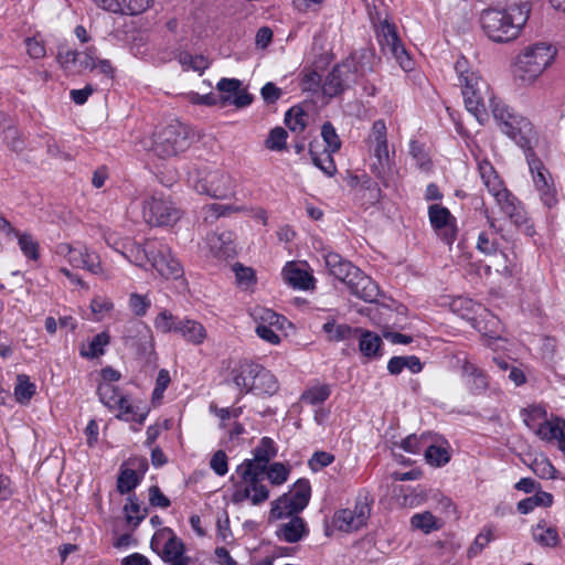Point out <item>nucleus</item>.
I'll list each match as a JSON object with an SVG mask.
<instances>
[{
  "label": "nucleus",
  "mask_w": 565,
  "mask_h": 565,
  "mask_svg": "<svg viewBox=\"0 0 565 565\" xmlns=\"http://www.w3.org/2000/svg\"><path fill=\"white\" fill-rule=\"evenodd\" d=\"M459 84L462 88L463 102L467 110L471 113L480 124L488 118L486 99L493 118L498 121L503 134L510 137L516 145L524 148L529 143V135L532 132L531 122L524 117L512 113L507 105L494 97L489 85L476 72L469 70L468 60L459 57L455 64Z\"/></svg>",
  "instance_id": "obj_1"
},
{
  "label": "nucleus",
  "mask_w": 565,
  "mask_h": 565,
  "mask_svg": "<svg viewBox=\"0 0 565 565\" xmlns=\"http://www.w3.org/2000/svg\"><path fill=\"white\" fill-rule=\"evenodd\" d=\"M276 455L277 448L274 440L263 437L253 450V458L245 459L236 468L241 481L234 484L232 494L234 503L250 500L252 504L258 505L269 498V490L264 483V479L267 466Z\"/></svg>",
  "instance_id": "obj_2"
},
{
  "label": "nucleus",
  "mask_w": 565,
  "mask_h": 565,
  "mask_svg": "<svg viewBox=\"0 0 565 565\" xmlns=\"http://www.w3.org/2000/svg\"><path fill=\"white\" fill-rule=\"evenodd\" d=\"M526 3L511 6L509 9H487L482 11L480 23L487 36L493 42L507 43L520 34L529 19Z\"/></svg>",
  "instance_id": "obj_3"
},
{
  "label": "nucleus",
  "mask_w": 565,
  "mask_h": 565,
  "mask_svg": "<svg viewBox=\"0 0 565 565\" xmlns=\"http://www.w3.org/2000/svg\"><path fill=\"white\" fill-rule=\"evenodd\" d=\"M324 259L330 274L344 282L353 295L367 302L376 300L377 285L360 268L337 253L327 254Z\"/></svg>",
  "instance_id": "obj_4"
},
{
  "label": "nucleus",
  "mask_w": 565,
  "mask_h": 565,
  "mask_svg": "<svg viewBox=\"0 0 565 565\" xmlns=\"http://www.w3.org/2000/svg\"><path fill=\"white\" fill-rule=\"evenodd\" d=\"M556 50L546 42L525 46L516 56L514 76L522 85H531L554 62Z\"/></svg>",
  "instance_id": "obj_5"
},
{
  "label": "nucleus",
  "mask_w": 565,
  "mask_h": 565,
  "mask_svg": "<svg viewBox=\"0 0 565 565\" xmlns=\"http://www.w3.org/2000/svg\"><path fill=\"white\" fill-rule=\"evenodd\" d=\"M242 81L237 78H221L216 84V89L221 93L216 95L214 93L200 95L198 93H190L189 100L194 105L205 106H220L224 108L230 105H234L236 108H245L249 106L254 96L247 92L246 88L242 87Z\"/></svg>",
  "instance_id": "obj_6"
},
{
  "label": "nucleus",
  "mask_w": 565,
  "mask_h": 565,
  "mask_svg": "<svg viewBox=\"0 0 565 565\" xmlns=\"http://www.w3.org/2000/svg\"><path fill=\"white\" fill-rule=\"evenodd\" d=\"M367 143L372 152L371 172L382 181L384 186H388L393 169L387 146V129L384 120L379 119L373 122Z\"/></svg>",
  "instance_id": "obj_7"
},
{
  "label": "nucleus",
  "mask_w": 565,
  "mask_h": 565,
  "mask_svg": "<svg viewBox=\"0 0 565 565\" xmlns=\"http://www.w3.org/2000/svg\"><path fill=\"white\" fill-rule=\"evenodd\" d=\"M154 327L161 332H175L193 344H201L206 338L205 328L198 321L180 319L163 310L154 319Z\"/></svg>",
  "instance_id": "obj_8"
},
{
  "label": "nucleus",
  "mask_w": 565,
  "mask_h": 565,
  "mask_svg": "<svg viewBox=\"0 0 565 565\" xmlns=\"http://www.w3.org/2000/svg\"><path fill=\"white\" fill-rule=\"evenodd\" d=\"M190 147L186 128L180 122L167 125L154 136L153 151L160 158H169Z\"/></svg>",
  "instance_id": "obj_9"
},
{
  "label": "nucleus",
  "mask_w": 565,
  "mask_h": 565,
  "mask_svg": "<svg viewBox=\"0 0 565 565\" xmlns=\"http://www.w3.org/2000/svg\"><path fill=\"white\" fill-rule=\"evenodd\" d=\"M526 160L541 201L547 207L554 206L557 203V192L550 171L531 149L526 152Z\"/></svg>",
  "instance_id": "obj_10"
},
{
  "label": "nucleus",
  "mask_w": 565,
  "mask_h": 565,
  "mask_svg": "<svg viewBox=\"0 0 565 565\" xmlns=\"http://www.w3.org/2000/svg\"><path fill=\"white\" fill-rule=\"evenodd\" d=\"M377 36L384 53H390L404 72L413 70L414 62L402 44L395 24L390 23L387 20L383 21Z\"/></svg>",
  "instance_id": "obj_11"
},
{
  "label": "nucleus",
  "mask_w": 565,
  "mask_h": 565,
  "mask_svg": "<svg viewBox=\"0 0 565 565\" xmlns=\"http://www.w3.org/2000/svg\"><path fill=\"white\" fill-rule=\"evenodd\" d=\"M142 215L151 226H167L180 218V211L169 200L151 196L143 202Z\"/></svg>",
  "instance_id": "obj_12"
},
{
  "label": "nucleus",
  "mask_w": 565,
  "mask_h": 565,
  "mask_svg": "<svg viewBox=\"0 0 565 565\" xmlns=\"http://www.w3.org/2000/svg\"><path fill=\"white\" fill-rule=\"evenodd\" d=\"M150 246L154 247L156 253L151 254L149 263L164 278H178L183 269L178 259H175L168 245L158 239H152Z\"/></svg>",
  "instance_id": "obj_13"
},
{
  "label": "nucleus",
  "mask_w": 565,
  "mask_h": 565,
  "mask_svg": "<svg viewBox=\"0 0 565 565\" xmlns=\"http://www.w3.org/2000/svg\"><path fill=\"white\" fill-rule=\"evenodd\" d=\"M195 190L215 199H225L232 193V179L221 170L210 171L195 182Z\"/></svg>",
  "instance_id": "obj_14"
},
{
  "label": "nucleus",
  "mask_w": 565,
  "mask_h": 565,
  "mask_svg": "<svg viewBox=\"0 0 565 565\" xmlns=\"http://www.w3.org/2000/svg\"><path fill=\"white\" fill-rule=\"evenodd\" d=\"M429 222L437 236L447 245H451L456 238L455 217L449 210L439 204L428 207Z\"/></svg>",
  "instance_id": "obj_15"
},
{
  "label": "nucleus",
  "mask_w": 565,
  "mask_h": 565,
  "mask_svg": "<svg viewBox=\"0 0 565 565\" xmlns=\"http://www.w3.org/2000/svg\"><path fill=\"white\" fill-rule=\"evenodd\" d=\"M495 202L500 210L516 227L522 228L523 232L529 236L534 234L533 226L529 224L526 212L515 195L509 191Z\"/></svg>",
  "instance_id": "obj_16"
},
{
  "label": "nucleus",
  "mask_w": 565,
  "mask_h": 565,
  "mask_svg": "<svg viewBox=\"0 0 565 565\" xmlns=\"http://www.w3.org/2000/svg\"><path fill=\"white\" fill-rule=\"evenodd\" d=\"M166 539L160 557L163 562L174 561L175 558L184 556L185 547L181 539H179L171 529L164 527L157 532L151 540V548L157 550L159 542Z\"/></svg>",
  "instance_id": "obj_17"
},
{
  "label": "nucleus",
  "mask_w": 565,
  "mask_h": 565,
  "mask_svg": "<svg viewBox=\"0 0 565 565\" xmlns=\"http://www.w3.org/2000/svg\"><path fill=\"white\" fill-rule=\"evenodd\" d=\"M351 75L352 71L349 63L335 65L324 81L322 86L323 94L329 97H335L344 92L349 87Z\"/></svg>",
  "instance_id": "obj_18"
},
{
  "label": "nucleus",
  "mask_w": 565,
  "mask_h": 565,
  "mask_svg": "<svg viewBox=\"0 0 565 565\" xmlns=\"http://www.w3.org/2000/svg\"><path fill=\"white\" fill-rule=\"evenodd\" d=\"M67 262L71 266L86 269L94 275L104 274L99 256L86 247L74 246Z\"/></svg>",
  "instance_id": "obj_19"
},
{
  "label": "nucleus",
  "mask_w": 565,
  "mask_h": 565,
  "mask_svg": "<svg viewBox=\"0 0 565 565\" xmlns=\"http://www.w3.org/2000/svg\"><path fill=\"white\" fill-rule=\"evenodd\" d=\"M122 337L126 345L142 348L151 347L152 335L150 329L141 321H130L124 329Z\"/></svg>",
  "instance_id": "obj_20"
},
{
  "label": "nucleus",
  "mask_w": 565,
  "mask_h": 565,
  "mask_svg": "<svg viewBox=\"0 0 565 565\" xmlns=\"http://www.w3.org/2000/svg\"><path fill=\"white\" fill-rule=\"evenodd\" d=\"M260 365L250 361H243L233 370V381L241 393L253 392Z\"/></svg>",
  "instance_id": "obj_21"
},
{
  "label": "nucleus",
  "mask_w": 565,
  "mask_h": 565,
  "mask_svg": "<svg viewBox=\"0 0 565 565\" xmlns=\"http://www.w3.org/2000/svg\"><path fill=\"white\" fill-rule=\"evenodd\" d=\"M461 372L471 393L479 395L487 391L489 381L487 374L481 369L465 360L461 365Z\"/></svg>",
  "instance_id": "obj_22"
},
{
  "label": "nucleus",
  "mask_w": 565,
  "mask_h": 565,
  "mask_svg": "<svg viewBox=\"0 0 565 565\" xmlns=\"http://www.w3.org/2000/svg\"><path fill=\"white\" fill-rule=\"evenodd\" d=\"M359 349L361 353L369 359H377L383 355L382 353V338L375 332L363 330L360 328Z\"/></svg>",
  "instance_id": "obj_23"
},
{
  "label": "nucleus",
  "mask_w": 565,
  "mask_h": 565,
  "mask_svg": "<svg viewBox=\"0 0 565 565\" xmlns=\"http://www.w3.org/2000/svg\"><path fill=\"white\" fill-rule=\"evenodd\" d=\"M322 331L326 333L329 342H341L354 339L358 332H360V328L337 323L334 319H331L323 323Z\"/></svg>",
  "instance_id": "obj_24"
},
{
  "label": "nucleus",
  "mask_w": 565,
  "mask_h": 565,
  "mask_svg": "<svg viewBox=\"0 0 565 565\" xmlns=\"http://www.w3.org/2000/svg\"><path fill=\"white\" fill-rule=\"evenodd\" d=\"M282 275L285 280L294 288L308 290L312 287V276L295 263H288L282 269Z\"/></svg>",
  "instance_id": "obj_25"
},
{
  "label": "nucleus",
  "mask_w": 565,
  "mask_h": 565,
  "mask_svg": "<svg viewBox=\"0 0 565 565\" xmlns=\"http://www.w3.org/2000/svg\"><path fill=\"white\" fill-rule=\"evenodd\" d=\"M307 533L308 529L306 522L298 515L290 518V520L282 524L277 531L278 536L288 543L300 541Z\"/></svg>",
  "instance_id": "obj_26"
},
{
  "label": "nucleus",
  "mask_w": 565,
  "mask_h": 565,
  "mask_svg": "<svg viewBox=\"0 0 565 565\" xmlns=\"http://www.w3.org/2000/svg\"><path fill=\"white\" fill-rule=\"evenodd\" d=\"M151 241L152 239L147 241L145 246L135 242H128L124 245L125 250L121 253L131 263L142 267L149 263L151 254L156 253L154 247L150 246Z\"/></svg>",
  "instance_id": "obj_27"
},
{
  "label": "nucleus",
  "mask_w": 565,
  "mask_h": 565,
  "mask_svg": "<svg viewBox=\"0 0 565 565\" xmlns=\"http://www.w3.org/2000/svg\"><path fill=\"white\" fill-rule=\"evenodd\" d=\"M300 511L296 505H294L292 498L290 493H284L278 499L271 502L270 509V518L275 520L284 519V518H292Z\"/></svg>",
  "instance_id": "obj_28"
},
{
  "label": "nucleus",
  "mask_w": 565,
  "mask_h": 565,
  "mask_svg": "<svg viewBox=\"0 0 565 565\" xmlns=\"http://www.w3.org/2000/svg\"><path fill=\"white\" fill-rule=\"evenodd\" d=\"M533 539L536 543L546 547H555L559 544L557 529L555 526H546L543 520L533 529Z\"/></svg>",
  "instance_id": "obj_29"
},
{
  "label": "nucleus",
  "mask_w": 565,
  "mask_h": 565,
  "mask_svg": "<svg viewBox=\"0 0 565 565\" xmlns=\"http://www.w3.org/2000/svg\"><path fill=\"white\" fill-rule=\"evenodd\" d=\"M277 390L278 382L274 374L260 365L253 387V393L257 395H273Z\"/></svg>",
  "instance_id": "obj_30"
},
{
  "label": "nucleus",
  "mask_w": 565,
  "mask_h": 565,
  "mask_svg": "<svg viewBox=\"0 0 565 565\" xmlns=\"http://www.w3.org/2000/svg\"><path fill=\"white\" fill-rule=\"evenodd\" d=\"M110 342V335L107 332L96 334L87 347H82L79 353L83 358L95 359L104 354L105 347Z\"/></svg>",
  "instance_id": "obj_31"
},
{
  "label": "nucleus",
  "mask_w": 565,
  "mask_h": 565,
  "mask_svg": "<svg viewBox=\"0 0 565 565\" xmlns=\"http://www.w3.org/2000/svg\"><path fill=\"white\" fill-rule=\"evenodd\" d=\"M288 493H290L292 498L294 505H296L299 511H302L308 505L311 495L309 481L307 479L297 480L292 490Z\"/></svg>",
  "instance_id": "obj_32"
},
{
  "label": "nucleus",
  "mask_w": 565,
  "mask_h": 565,
  "mask_svg": "<svg viewBox=\"0 0 565 565\" xmlns=\"http://www.w3.org/2000/svg\"><path fill=\"white\" fill-rule=\"evenodd\" d=\"M116 408L119 413L117 418L126 419V420H135L139 424H142L146 419V413H138L135 409V406L129 402V399L122 395L119 399H116Z\"/></svg>",
  "instance_id": "obj_33"
},
{
  "label": "nucleus",
  "mask_w": 565,
  "mask_h": 565,
  "mask_svg": "<svg viewBox=\"0 0 565 565\" xmlns=\"http://www.w3.org/2000/svg\"><path fill=\"white\" fill-rule=\"evenodd\" d=\"M411 524L426 534L440 527L438 520L429 511L414 514L411 518Z\"/></svg>",
  "instance_id": "obj_34"
},
{
  "label": "nucleus",
  "mask_w": 565,
  "mask_h": 565,
  "mask_svg": "<svg viewBox=\"0 0 565 565\" xmlns=\"http://www.w3.org/2000/svg\"><path fill=\"white\" fill-rule=\"evenodd\" d=\"M233 233L222 232L218 235L212 236L210 239L212 249H216L221 256H230L235 252L233 246Z\"/></svg>",
  "instance_id": "obj_35"
},
{
  "label": "nucleus",
  "mask_w": 565,
  "mask_h": 565,
  "mask_svg": "<svg viewBox=\"0 0 565 565\" xmlns=\"http://www.w3.org/2000/svg\"><path fill=\"white\" fill-rule=\"evenodd\" d=\"M99 401L109 409L116 408V399L122 396L119 388L114 384L100 383L97 388Z\"/></svg>",
  "instance_id": "obj_36"
},
{
  "label": "nucleus",
  "mask_w": 565,
  "mask_h": 565,
  "mask_svg": "<svg viewBox=\"0 0 565 565\" xmlns=\"http://www.w3.org/2000/svg\"><path fill=\"white\" fill-rule=\"evenodd\" d=\"M140 483V478L134 469H122L117 479V490L121 494L131 492Z\"/></svg>",
  "instance_id": "obj_37"
},
{
  "label": "nucleus",
  "mask_w": 565,
  "mask_h": 565,
  "mask_svg": "<svg viewBox=\"0 0 565 565\" xmlns=\"http://www.w3.org/2000/svg\"><path fill=\"white\" fill-rule=\"evenodd\" d=\"M285 124L294 132H302L307 127L306 114L300 107H291L285 114Z\"/></svg>",
  "instance_id": "obj_38"
},
{
  "label": "nucleus",
  "mask_w": 565,
  "mask_h": 565,
  "mask_svg": "<svg viewBox=\"0 0 565 565\" xmlns=\"http://www.w3.org/2000/svg\"><path fill=\"white\" fill-rule=\"evenodd\" d=\"M35 394V385L29 381L24 374L18 375L14 395L18 402H29Z\"/></svg>",
  "instance_id": "obj_39"
},
{
  "label": "nucleus",
  "mask_w": 565,
  "mask_h": 565,
  "mask_svg": "<svg viewBox=\"0 0 565 565\" xmlns=\"http://www.w3.org/2000/svg\"><path fill=\"white\" fill-rule=\"evenodd\" d=\"M290 469L281 462H274L267 466L265 477L273 486H280L288 480Z\"/></svg>",
  "instance_id": "obj_40"
},
{
  "label": "nucleus",
  "mask_w": 565,
  "mask_h": 565,
  "mask_svg": "<svg viewBox=\"0 0 565 565\" xmlns=\"http://www.w3.org/2000/svg\"><path fill=\"white\" fill-rule=\"evenodd\" d=\"M321 137L326 142V151L334 153L341 148V140L330 121H327L321 127Z\"/></svg>",
  "instance_id": "obj_41"
},
{
  "label": "nucleus",
  "mask_w": 565,
  "mask_h": 565,
  "mask_svg": "<svg viewBox=\"0 0 565 565\" xmlns=\"http://www.w3.org/2000/svg\"><path fill=\"white\" fill-rule=\"evenodd\" d=\"M15 236L18 237V243L23 255L29 259L36 260L40 256L39 243L33 238V236L29 233H18Z\"/></svg>",
  "instance_id": "obj_42"
},
{
  "label": "nucleus",
  "mask_w": 565,
  "mask_h": 565,
  "mask_svg": "<svg viewBox=\"0 0 565 565\" xmlns=\"http://www.w3.org/2000/svg\"><path fill=\"white\" fill-rule=\"evenodd\" d=\"M373 501L374 500L367 490H361L359 492L353 509L354 513L358 515V519L361 518L362 520H369Z\"/></svg>",
  "instance_id": "obj_43"
},
{
  "label": "nucleus",
  "mask_w": 565,
  "mask_h": 565,
  "mask_svg": "<svg viewBox=\"0 0 565 565\" xmlns=\"http://www.w3.org/2000/svg\"><path fill=\"white\" fill-rule=\"evenodd\" d=\"M330 396V388L328 385H321L311 387L308 391L303 392L301 395V401L308 403L310 405H319L322 404Z\"/></svg>",
  "instance_id": "obj_44"
},
{
  "label": "nucleus",
  "mask_w": 565,
  "mask_h": 565,
  "mask_svg": "<svg viewBox=\"0 0 565 565\" xmlns=\"http://www.w3.org/2000/svg\"><path fill=\"white\" fill-rule=\"evenodd\" d=\"M288 134L282 127H276L269 131L265 141L266 148L269 150L281 151L286 148Z\"/></svg>",
  "instance_id": "obj_45"
},
{
  "label": "nucleus",
  "mask_w": 565,
  "mask_h": 565,
  "mask_svg": "<svg viewBox=\"0 0 565 565\" xmlns=\"http://www.w3.org/2000/svg\"><path fill=\"white\" fill-rule=\"evenodd\" d=\"M425 458L430 465L436 467L444 466L450 460L448 451L435 445H430L425 449Z\"/></svg>",
  "instance_id": "obj_46"
},
{
  "label": "nucleus",
  "mask_w": 565,
  "mask_h": 565,
  "mask_svg": "<svg viewBox=\"0 0 565 565\" xmlns=\"http://www.w3.org/2000/svg\"><path fill=\"white\" fill-rule=\"evenodd\" d=\"M477 248L486 255L495 254L498 250V241L494 232H481L478 236Z\"/></svg>",
  "instance_id": "obj_47"
},
{
  "label": "nucleus",
  "mask_w": 565,
  "mask_h": 565,
  "mask_svg": "<svg viewBox=\"0 0 565 565\" xmlns=\"http://www.w3.org/2000/svg\"><path fill=\"white\" fill-rule=\"evenodd\" d=\"M120 14L137 15L145 12L151 4L152 0H119Z\"/></svg>",
  "instance_id": "obj_48"
},
{
  "label": "nucleus",
  "mask_w": 565,
  "mask_h": 565,
  "mask_svg": "<svg viewBox=\"0 0 565 565\" xmlns=\"http://www.w3.org/2000/svg\"><path fill=\"white\" fill-rule=\"evenodd\" d=\"M3 141L14 152H20L24 148L22 136L14 126H8L3 129Z\"/></svg>",
  "instance_id": "obj_49"
},
{
  "label": "nucleus",
  "mask_w": 565,
  "mask_h": 565,
  "mask_svg": "<svg viewBox=\"0 0 565 565\" xmlns=\"http://www.w3.org/2000/svg\"><path fill=\"white\" fill-rule=\"evenodd\" d=\"M126 512L127 521L130 523L135 520V525H138L145 518L147 510L141 512L140 504L138 503L135 495L128 497V503L124 507Z\"/></svg>",
  "instance_id": "obj_50"
},
{
  "label": "nucleus",
  "mask_w": 565,
  "mask_h": 565,
  "mask_svg": "<svg viewBox=\"0 0 565 565\" xmlns=\"http://www.w3.org/2000/svg\"><path fill=\"white\" fill-rule=\"evenodd\" d=\"M334 523L340 531L352 532L359 530L350 509H343L335 513Z\"/></svg>",
  "instance_id": "obj_51"
},
{
  "label": "nucleus",
  "mask_w": 565,
  "mask_h": 565,
  "mask_svg": "<svg viewBox=\"0 0 565 565\" xmlns=\"http://www.w3.org/2000/svg\"><path fill=\"white\" fill-rule=\"evenodd\" d=\"M255 319L259 320L258 323H265L269 327L282 328L285 318L270 309H259L255 313Z\"/></svg>",
  "instance_id": "obj_52"
},
{
  "label": "nucleus",
  "mask_w": 565,
  "mask_h": 565,
  "mask_svg": "<svg viewBox=\"0 0 565 565\" xmlns=\"http://www.w3.org/2000/svg\"><path fill=\"white\" fill-rule=\"evenodd\" d=\"M334 461V456L327 451H316L309 459L308 465L312 471L328 467Z\"/></svg>",
  "instance_id": "obj_53"
},
{
  "label": "nucleus",
  "mask_w": 565,
  "mask_h": 565,
  "mask_svg": "<svg viewBox=\"0 0 565 565\" xmlns=\"http://www.w3.org/2000/svg\"><path fill=\"white\" fill-rule=\"evenodd\" d=\"M211 469L217 476H225L228 471L227 456L224 450H217L214 452L210 460Z\"/></svg>",
  "instance_id": "obj_54"
},
{
  "label": "nucleus",
  "mask_w": 565,
  "mask_h": 565,
  "mask_svg": "<svg viewBox=\"0 0 565 565\" xmlns=\"http://www.w3.org/2000/svg\"><path fill=\"white\" fill-rule=\"evenodd\" d=\"M150 300L146 296L139 294H131L129 298V306L136 316L142 317L150 308Z\"/></svg>",
  "instance_id": "obj_55"
},
{
  "label": "nucleus",
  "mask_w": 565,
  "mask_h": 565,
  "mask_svg": "<svg viewBox=\"0 0 565 565\" xmlns=\"http://www.w3.org/2000/svg\"><path fill=\"white\" fill-rule=\"evenodd\" d=\"M233 270L238 284L248 287L255 281V271L250 267H245L239 263L233 266Z\"/></svg>",
  "instance_id": "obj_56"
},
{
  "label": "nucleus",
  "mask_w": 565,
  "mask_h": 565,
  "mask_svg": "<svg viewBox=\"0 0 565 565\" xmlns=\"http://www.w3.org/2000/svg\"><path fill=\"white\" fill-rule=\"evenodd\" d=\"M483 184L495 201L509 192L498 174L483 182Z\"/></svg>",
  "instance_id": "obj_57"
},
{
  "label": "nucleus",
  "mask_w": 565,
  "mask_h": 565,
  "mask_svg": "<svg viewBox=\"0 0 565 565\" xmlns=\"http://www.w3.org/2000/svg\"><path fill=\"white\" fill-rule=\"evenodd\" d=\"M79 53L76 50H70L61 45L58 47L56 60L63 68H68L70 65L75 64Z\"/></svg>",
  "instance_id": "obj_58"
},
{
  "label": "nucleus",
  "mask_w": 565,
  "mask_h": 565,
  "mask_svg": "<svg viewBox=\"0 0 565 565\" xmlns=\"http://www.w3.org/2000/svg\"><path fill=\"white\" fill-rule=\"evenodd\" d=\"M533 472L540 478H555V468L547 459L535 460L531 466Z\"/></svg>",
  "instance_id": "obj_59"
},
{
  "label": "nucleus",
  "mask_w": 565,
  "mask_h": 565,
  "mask_svg": "<svg viewBox=\"0 0 565 565\" xmlns=\"http://www.w3.org/2000/svg\"><path fill=\"white\" fill-rule=\"evenodd\" d=\"M310 154L315 166L321 169L328 177H332L337 172L335 163L331 157V153H328L323 161L317 157L312 149H310Z\"/></svg>",
  "instance_id": "obj_60"
},
{
  "label": "nucleus",
  "mask_w": 565,
  "mask_h": 565,
  "mask_svg": "<svg viewBox=\"0 0 565 565\" xmlns=\"http://www.w3.org/2000/svg\"><path fill=\"white\" fill-rule=\"evenodd\" d=\"M260 95L266 104H275L282 95V92L274 83H266L262 89Z\"/></svg>",
  "instance_id": "obj_61"
},
{
  "label": "nucleus",
  "mask_w": 565,
  "mask_h": 565,
  "mask_svg": "<svg viewBox=\"0 0 565 565\" xmlns=\"http://www.w3.org/2000/svg\"><path fill=\"white\" fill-rule=\"evenodd\" d=\"M424 446V435L417 437L416 435H409L404 438L401 443V448L411 454H419Z\"/></svg>",
  "instance_id": "obj_62"
},
{
  "label": "nucleus",
  "mask_w": 565,
  "mask_h": 565,
  "mask_svg": "<svg viewBox=\"0 0 565 565\" xmlns=\"http://www.w3.org/2000/svg\"><path fill=\"white\" fill-rule=\"evenodd\" d=\"M149 502L152 507H159L167 509L170 507V500L161 492L158 486H151L149 488Z\"/></svg>",
  "instance_id": "obj_63"
},
{
  "label": "nucleus",
  "mask_w": 565,
  "mask_h": 565,
  "mask_svg": "<svg viewBox=\"0 0 565 565\" xmlns=\"http://www.w3.org/2000/svg\"><path fill=\"white\" fill-rule=\"evenodd\" d=\"M409 153L413 156L414 159H416V161L420 168H425L426 166L429 164V159L427 157V153L425 152L423 145H420L418 141H416V140L411 141Z\"/></svg>",
  "instance_id": "obj_64"
}]
</instances>
